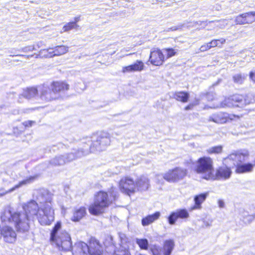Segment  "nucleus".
<instances>
[{
  "instance_id": "nucleus-1",
  "label": "nucleus",
  "mask_w": 255,
  "mask_h": 255,
  "mask_svg": "<svg viewBox=\"0 0 255 255\" xmlns=\"http://www.w3.org/2000/svg\"><path fill=\"white\" fill-rule=\"evenodd\" d=\"M36 201L31 200L23 206V212H14L5 209L1 214L2 222L13 223L17 231L21 233L28 231L29 221L37 219L41 225H49L54 221L53 194L42 188L34 193Z\"/></svg>"
},
{
  "instance_id": "nucleus-2",
  "label": "nucleus",
  "mask_w": 255,
  "mask_h": 255,
  "mask_svg": "<svg viewBox=\"0 0 255 255\" xmlns=\"http://www.w3.org/2000/svg\"><path fill=\"white\" fill-rule=\"evenodd\" d=\"M109 133L101 132L91 137L88 143H83L77 148H73L72 151L65 155L56 156L49 161L52 166H61L88 154L90 152L101 151L105 150L110 144Z\"/></svg>"
},
{
  "instance_id": "nucleus-3",
  "label": "nucleus",
  "mask_w": 255,
  "mask_h": 255,
  "mask_svg": "<svg viewBox=\"0 0 255 255\" xmlns=\"http://www.w3.org/2000/svg\"><path fill=\"white\" fill-rule=\"evenodd\" d=\"M69 89V85L63 82H53L50 85L44 84L38 86L40 98L45 102L59 98L61 94Z\"/></svg>"
},
{
  "instance_id": "nucleus-4",
  "label": "nucleus",
  "mask_w": 255,
  "mask_h": 255,
  "mask_svg": "<svg viewBox=\"0 0 255 255\" xmlns=\"http://www.w3.org/2000/svg\"><path fill=\"white\" fill-rule=\"evenodd\" d=\"M110 193V196L107 192L103 191L97 193L95 196L94 203L89 208V212L91 214L98 215L103 213L106 208L116 199L118 193L115 191V189L112 188Z\"/></svg>"
},
{
  "instance_id": "nucleus-5",
  "label": "nucleus",
  "mask_w": 255,
  "mask_h": 255,
  "mask_svg": "<svg viewBox=\"0 0 255 255\" xmlns=\"http://www.w3.org/2000/svg\"><path fill=\"white\" fill-rule=\"evenodd\" d=\"M50 240L55 244L59 250L70 251L72 249L70 235L61 229V223L57 222L50 234Z\"/></svg>"
},
{
  "instance_id": "nucleus-6",
  "label": "nucleus",
  "mask_w": 255,
  "mask_h": 255,
  "mask_svg": "<svg viewBox=\"0 0 255 255\" xmlns=\"http://www.w3.org/2000/svg\"><path fill=\"white\" fill-rule=\"evenodd\" d=\"M251 94L246 96L242 95H234L226 98L219 105L214 107L215 108L238 107L243 108L245 106L253 103L254 102Z\"/></svg>"
},
{
  "instance_id": "nucleus-7",
  "label": "nucleus",
  "mask_w": 255,
  "mask_h": 255,
  "mask_svg": "<svg viewBox=\"0 0 255 255\" xmlns=\"http://www.w3.org/2000/svg\"><path fill=\"white\" fill-rule=\"evenodd\" d=\"M194 170L197 173L201 174L204 179L210 180L214 172L212 159L207 156L199 158L195 163Z\"/></svg>"
},
{
  "instance_id": "nucleus-8",
  "label": "nucleus",
  "mask_w": 255,
  "mask_h": 255,
  "mask_svg": "<svg viewBox=\"0 0 255 255\" xmlns=\"http://www.w3.org/2000/svg\"><path fill=\"white\" fill-rule=\"evenodd\" d=\"M249 153L246 150L237 151L230 154L223 160L225 165H229L230 167H237L240 164L245 160V157L248 156Z\"/></svg>"
},
{
  "instance_id": "nucleus-9",
  "label": "nucleus",
  "mask_w": 255,
  "mask_h": 255,
  "mask_svg": "<svg viewBox=\"0 0 255 255\" xmlns=\"http://www.w3.org/2000/svg\"><path fill=\"white\" fill-rule=\"evenodd\" d=\"M187 174V170L184 168L176 167L169 170L163 176L157 175V179L163 178L169 182H175L182 179Z\"/></svg>"
},
{
  "instance_id": "nucleus-10",
  "label": "nucleus",
  "mask_w": 255,
  "mask_h": 255,
  "mask_svg": "<svg viewBox=\"0 0 255 255\" xmlns=\"http://www.w3.org/2000/svg\"><path fill=\"white\" fill-rule=\"evenodd\" d=\"M174 246L173 240H167L164 242L162 247L153 246L150 248V251L153 255H171Z\"/></svg>"
},
{
  "instance_id": "nucleus-11",
  "label": "nucleus",
  "mask_w": 255,
  "mask_h": 255,
  "mask_svg": "<svg viewBox=\"0 0 255 255\" xmlns=\"http://www.w3.org/2000/svg\"><path fill=\"white\" fill-rule=\"evenodd\" d=\"M119 187L122 192L129 196L134 193L136 190L134 182L131 178L128 177L121 179Z\"/></svg>"
},
{
  "instance_id": "nucleus-12",
  "label": "nucleus",
  "mask_w": 255,
  "mask_h": 255,
  "mask_svg": "<svg viewBox=\"0 0 255 255\" xmlns=\"http://www.w3.org/2000/svg\"><path fill=\"white\" fill-rule=\"evenodd\" d=\"M189 217V214L186 209H180L172 212L167 217V220L169 225H174L178 219L186 220Z\"/></svg>"
},
{
  "instance_id": "nucleus-13",
  "label": "nucleus",
  "mask_w": 255,
  "mask_h": 255,
  "mask_svg": "<svg viewBox=\"0 0 255 255\" xmlns=\"http://www.w3.org/2000/svg\"><path fill=\"white\" fill-rule=\"evenodd\" d=\"M229 165L220 167L217 169L215 174L213 173V177L210 178L212 180H226L229 179L232 174V170Z\"/></svg>"
},
{
  "instance_id": "nucleus-14",
  "label": "nucleus",
  "mask_w": 255,
  "mask_h": 255,
  "mask_svg": "<svg viewBox=\"0 0 255 255\" xmlns=\"http://www.w3.org/2000/svg\"><path fill=\"white\" fill-rule=\"evenodd\" d=\"M69 47L61 45L56 46L53 48H48L47 49L41 50L40 51V55H43V56L47 57H52L55 56H59L63 55L68 51Z\"/></svg>"
},
{
  "instance_id": "nucleus-15",
  "label": "nucleus",
  "mask_w": 255,
  "mask_h": 255,
  "mask_svg": "<svg viewBox=\"0 0 255 255\" xmlns=\"http://www.w3.org/2000/svg\"><path fill=\"white\" fill-rule=\"evenodd\" d=\"M232 119L229 114L220 112L210 115L209 117L208 121L213 122L218 124H224Z\"/></svg>"
},
{
  "instance_id": "nucleus-16",
  "label": "nucleus",
  "mask_w": 255,
  "mask_h": 255,
  "mask_svg": "<svg viewBox=\"0 0 255 255\" xmlns=\"http://www.w3.org/2000/svg\"><path fill=\"white\" fill-rule=\"evenodd\" d=\"M254 21H255V17L254 11H250L241 14L235 18V22L237 24H250Z\"/></svg>"
},
{
  "instance_id": "nucleus-17",
  "label": "nucleus",
  "mask_w": 255,
  "mask_h": 255,
  "mask_svg": "<svg viewBox=\"0 0 255 255\" xmlns=\"http://www.w3.org/2000/svg\"><path fill=\"white\" fill-rule=\"evenodd\" d=\"M149 61L153 65L160 66L164 61V56L159 49L153 50L150 52Z\"/></svg>"
},
{
  "instance_id": "nucleus-18",
  "label": "nucleus",
  "mask_w": 255,
  "mask_h": 255,
  "mask_svg": "<svg viewBox=\"0 0 255 255\" xmlns=\"http://www.w3.org/2000/svg\"><path fill=\"white\" fill-rule=\"evenodd\" d=\"M1 237L2 236L5 242L13 243L15 242L16 234L13 229L9 226H4L1 230Z\"/></svg>"
},
{
  "instance_id": "nucleus-19",
  "label": "nucleus",
  "mask_w": 255,
  "mask_h": 255,
  "mask_svg": "<svg viewBox=\"0 0 255 255\" xmlns=\"http://www.w3.org/2000/svg\"><path fill=\"white\" fill-rule=\"evenodd\" d=\"M89 246L83 242H78L72 246L73 255H88Z\"/></svg>"
},
{
  "instance_id": "nucleus-20",
  "label": "nucleus",
  "mask_w": 255,
  "mask_h": 255,
  "mask_svg": "<svg viewBox=\"0 0 255 255\" xmlns=\"http://www.w3.org/2000/svg\"><path fill=\"white\" fill-rule=\"evenodd\" d=\"M144 67V63L141 60H136V62L130 65L123 67L122 72L131 73L134 72H140L143 70Z\"/></svg>"
},
{
  "instance_id": "nucleus-21",
  "label": "nucleus",
  "mask_w": 255,
  "mask_h": 255,
  "mask_svg": "<svg viewBox=\"0 0 255 255\" xmlns=\"http://www.w3.org/2000/svg\"><path fill=\"white\" fill-rule=\"evenodd\" d=\"M38 87L37 88L35 87L27 88L23 91L22 94L19 95L18 102L19 103L23 102V98L30 99L34 98L38 95Z\"/></svg>"
},
{
  "instance_id": "nucleus-22",
  "label": "nucleus",
  "mask_w": 255,
  "mask_h": 255,
  "mask_svg": "<svg viewBox=\"0 0 255 255\" xmlns=\"http://www.w3.org/2000/svg\"><path fill=\"white\" fill-rule=\"evenodd\" d=\"M88 253L90 255H102V247L98 241L91 240L89 243Z\"/></svg>"
},
{
  "instance_id": "nucleus-23",
  "label": "nucleus",
  "mask_w": 255,
  "mask_h": 255,
  "mask_svg": "<svg viewBox=\"0 0 255 255\" xmlns=\"http://www.w3.org/2000/svg\"><path fill=\"white\" fill-rule=\"evenodd\" d=\"M35 178V176H30L28 178L20 181L18 184L15 185L13 187L10 189L8 191H5L3 189H0V197L4 196L6 193L13 191L16 189H17L22 186L23 185L32 183L34 180Z\"/></svg>"
},
{
  "instance_id": "nucleus-24",
  "label": "nucleus",
  "mask_w": 255,
  "mask_h": 255,
  "mask_svg": "<svg viewBox=\"0 0 255 255\" xmlns=\"http://www.w3.org/2000/svg\"><path fill=\"white\" fill-rule=\"evenodd\" d=\"M135 187L138 191H145L148 189L150 184L147 177L141 176L137 178L135 182Z\"/></svg>"
},
{
  "instance_id": "nucleus-25",
  "label": "nucleus",
  "mask_w": 255,
  "mask_h": 255,
  "mask_svg": "<svg viewBox=\"0 0 255 255\" xmlns=\"http://www.w3.org/2000/svg\"><path fill=\"white\" fill-rule=\"evenodd\" d=\"M208 195V192H205L195 196L194 198L195 205L191 207V210H193L201 209V204L205 201Z\"/></svg>"
},
{
  "instance_id": "nucleus-26",
  "label": "nucleus",
  "mask_w": 255,
  "mask_h": 255,
  "mask_svg": "<svg viewBox=\"0 0 255 255\" xmlns=\"http://www.w3.org/2000/svg\"><path fill=\"white\" fill-rule=\"evenodd\" d=\"M161 215L159 211L154 213L148 215L141 219V225L143 226H147L157 220Z\"/></svg>"
},
{
  "instance_id": "nucleus-27",
  "label": "nucleus",
  "mask_w": 255,
  "mask_h": 255,
  "mask_svg": "<svg viewBox=\"0 0 255 255\" xmlns=\"http://www.w3.org/2000/svg\"><path fill=\"white\" fill-rule=\"evenodd\" d=\"M254 164L251 163L240 164L236 169V172L237 173H245L250 172L253 171Z\"/></svg>"
},
{
  "instance_id": "nucleus-28",
  "label": "nucleus",
  "mask_w": 255,
  "mask_h": 255,
  "mask_svg": "<svg viewBox=\"0 0 255 255\" xmlns=\"http://www.w3.org/2000/svg\"><path fill=\"white\" fill-rule=\"evenodd\" d=\"M86 213V208L84 207L75 209L71 218V220L74 222H78L85 215Z\"/></svg>"
},
{
  "instance_id": "nucleus-29",
  "label": "nucleus",
  "mask_w": 255,
  "mask_h": 255,
  "mask_svg": "<svg viewBox=\"0 0 255 255\" xmlns=\"http://www.w3.org/2000/svg\"><path fill=\"white\" fill-rule=\"evenodd\" d=\"M240 219L242 220L245 224H250L255 218V214L250 215L247 211H245L243 209L240 211Z\"/></svg>"
},
{
  "instance_id": "nucleus-30",
  "label": "nucleus",
  "mask_w": 255,
  "mask_h": 255,
  "mask_svg": "<svg viewBox=\"0 0 255 255\" xmlns=\"http://www.w3.org/2000/svg\"><path fill=\"white\" fill-rule=\"evenodd\" d=\"M171 97L177 101L185 103L188 100L189 94L185 92H176L172 94Z\"/></svg>"
},
{
  "instance_id": "nucleus-31",
  "label": "nucleus",
  "mask_w": 255,
  "mask_h": 255,
  "mask_svg": "<svg viewBox=\"0 0 255 255\" xmlns=\"http://www.w3.org/2000/svg\"><path fill=\"white\" fill-rule=\"evenodd\" d=\"M248 74L246 73H238L232 76L234 83L237 85H242L246 80Z\"/></svg>"
},
{
  "instance_id": "nucleus-32",
  "label": "nucleus",
  "mask_w": 255,
  "mask_h": 255,
  "mask_svg": "<svg viewBox=\"0 0 255 255\" xmlns=\"http://www.w3.org/2000/svg\"><path fill=\"white\" fill-rule=\"evenodd\" d=\"M68 148V146L62 142H58L56 144L52 145L50 147V151H64Z\"/></svg>"
},
{
  "instance_id": "nucleus-33",
  "label": "nucleus",
  "mask_w": 255,
  "mask_h": 255,
  "mask_svg": "<svg viewBox=\"0 0 255 255\" xmlns=\"http://www.w3.org/2000/svg\"><path fill=\"white\" fill-rule=\"evenodd\" d=\"M136 243L141 249L145 250L148 249L149 243L146 239H136Z\"/></svg>"
},
{
  "instance_id": "nucleus-34",
  "label": "nucleus",
  "mask_w": 255,
  "mask_h": 255,
  "mask_svg": "<svg viewBox=\"0 0 255 255\" xmlns=\"http://www.w3.org/2000/svg\"><path fill=\"white\" fill-rule=\"evenodd\" d=\"M223 150V146L221 145H218L211 147L207 150V152L209 154H218L222 152Z\"/></svg>"
},
{
  "instance_id": "nucleus-35",
  "label": "nucleus",
  "mask_w": 255,
  "mask_h": 255,
  "mask_svg": "<svg viewBox=\"0 0 255 255\" xmlns=\"http://www.w3.org/2000/svg\"><path fill=\"white\" fill-rule=\"evenodd\" d=\"M114 255H131L130 253L129 252L128 250L126 247L123 246H120V248L115 251V254Z\"/></svg>"
},
{
  "instance_id": "nucleus-36",
  "label": "nucleus",
  "mask_w": 255,
  "mask_h": 255,
  "mask_svg": "<svg viewBox=\"0 0 255 255\" xmlns=\"http://www.w3.org/2000/svg\"><path fill=\"white\" fill-rule=\"evenodd\" d=\"M163 50L167 54V58L171 57L177 53V51L172 48H165L163 49Z\"/></svg>"
},
{
  "instance_id": "nucleus-37",
  "label": "nucleus",
  "mask_w": 255,
  "mask_h": 255,
  "mask_svg": "<svg viewBox=\"0 0 255 255\" xmlns=\"http://www.w3.org/2000/svg\"><path fill=\"white\" fill-rule=\"evenodd\" d=\"M78 26L75 22H70L67 23L63 26V30L64 31H69L73 28H75Z\"/></svg>"
},
{
  "instance_id": "nucleus-38",
  "label": "nucleus",
  "mask_w": 255,
  "mask_h": 255,
  "mask_svg": "<svg viewBox=\"0 0 255 255\" xmlns=\"http://www.w3.org/2000/svg\"><path fill=\"white\" fill-rule=\"evenodd\" d=\"M217 22L218 23V24H216V25L220 28H224L228 24L226 20L225 19L218 21Z\"/></svg>"
},
{
  "instance_id": "nucleus-39",
  "label": "nucleus",
  "mask_w": 255,
  "mask_h": 255,
  "mask_svg": "<svg viewBox=\"0 0 255 255\" xmlns=\"http://www.w3.org/2000/svg\"><path fill=\"white\" fill-rule=\"evenodd\" d=\"M34 50H35V48L34 47V46H29L25 47L22 48V51H23L24 52L32 51Z\"/></svg>"
},
{
  "instance_id": "nucleus-40",
  "label": "nucleus",
  "mask_w": 255,
  "mask_h": 255,
  "mask_svg": "<svg viewBox=\"0 0 255 255\" xmlns=\"http://www.w3.org/2000/svg\"><path fill=\"white\" fill-rule=\"evenodd\" d=\"M250 80L255 83V71H252L249 73Z\"/></svg>"
},
{
  "instance_id": "nucleus-41",
  "label": "nucleus",
  "mask_w": 255,
  "mask_h": 255,
  "mask_svg": "<svg viewBox=\"0 0 255 255\" xmlns=\"http://www.w3.org/2000/svg\"><path fill=\"white\" fill-rule=\"evenodd\" d=\"M181 25L174 26L168 28L167 29L165 30V31L168 32L170 31H175L181 28Z\"/></svg>"
},
{
  "instance_id": "nucleus-42",
  "label": "nucleus",
  "mask_w": 255,
  "mask_h": 255,
  "mask_svg": "<svg viewBox=\"0 0 255 255\" xmlns=\"http://www.w3.org/2000/svg\"><path fill=\"white\" fill-rule=\"evenodd\" d=\"M211 48V46H209L208 43L206 45H204L201 46L200 50L201 51H205Z\"/></svg>"
},
{
  "instance_id": "nucleus-43",
  "label": "nucleus",
  "mask_w": 255,
  "mask_h": 255,
  "mask_svg": "<svg viewBox=\"0 0 255 255\" xmlns=\"http://www.w3.org/2000/svg\"><path fill=\"white\" fill-rule=\"evenodd\" d=\"M35 122L34 121H26V122H23V125L25 127H31L33 124H35Z\"/></svg>"
},
{
  "instance_id": "nucleus-44",
  "label": "nucleus",
  "mask_w": 255,
  "mask_h": 255,
  "mask_svg": "<svg viewBox=\"0 0 255 255\" xmlns=\"http://www.w3.org/2000/svg\"><path fill=\"white\" fill-rule=\"evenodd\" d=\"M209 46H211V48L219 45V43H217V41L216 39L212 40L211 42L208 43Z\"/></svg>"
},
{
  "instance_id": "nucleus-45",
  "label": "nucleus",
  "mask_w": 255,
  "mask_h": 255,
  "mask_svg": "<svg viewBox=\"0 0 255 255\" xmlns=\"http://www.w3.org/2000/svg\"><path fill=\"white\" fill-rule=\"evenodd\" d=\"M218 206L220 208H223L225 206L224 201L222 199H219L218 201Z\"/></svg>"
},
{
  "instance_id": "nucleus-46",
  "label": "nucleus",
  "mask_w": 255,
  "mask_h": 255,
  "mask_svg": "<svg viewBox=\"0 0 255 255\" xmlns=\"http://www.w3.org/2000/svg\"><path fill=\"white\" fill-rule=\"evenodd\" d=\"M216 41H217V43H219V45L224 43L226 41V40L224 38H222L219 39H216Z\"/></svg>"
},
{
  "instance_id": "nucleus-47",
  "label": "nucleus",
  "mask_w": 255,
  "mask_h": 255,
  "mask_svg": "<svg viewBox=\"0 0 255 255\" xmlns=\"http://www.w3.org/2000/svg\"><path fill=\"white\" fill-rule=\"evenodd\" d=\"M192 107H193V105H188L186 107H185V110L186 111H188V110H191Z\"/></svg>"
},
{
  "instance_id": "nucleus-48",
  "label": "nucleus",
  "mask_w": 255,
  "mask_h": 255,
  "mask_svg": "<svg viewBox=\"0 0 255 255\" xmlns=\"http://www.w3.org/2000/svg\"><path fill=\"white\" fill-rule=\"evenodd\" d=\"M244 255H255V254L252 251L246 252Z\"/></svg>"
},
{
  "instance_id": "nucleus-49",
  "label": "nucleus",
  "mask_w": 255,
  "mask_h": 255,
  "mask_svg": "<svg viewBox=\"0 0 255 255\" xmlns=\"http://www.w3.org/2000/svg\"><path fill=\"white\" fill-rule=\"evenodd\" d=\"M203 222H204V226H205L206 227L211 226L210 223H209L208 221H204Z\"/></svg>"
},
{
  "instance_id": "nucleus-50",
  "label": "nucleus",
  "mask_w": 255,
  "mask_h": 255,
  "mask_svg": "<svg viewBox=\"0 0 255 255\" xmlns=\"http://www.w3.org/2000/svg\"><path fill=\"white\" fill-rule=\"evenodd\" d=\"M79 20H80V17L79 16L75 17V21L74 22H75L76 23L77 22H78Z\"/></svg>"
},
{
  "instance_id": "nucleus-51",
  "label": "nucleus",
  "mask_w": 255,
  "mask_h": 255,
  "mask_svg": "<svg viewBox=\"0 0 255 255\" xmlns=\"http://www.w3.org/2000/svg\"><path fill=\"white\" fill-rule=\"evenodd\" d=\"M207 98H209L210 97H213V95L212 94H208L207 95Z\"/></svg>"
},
{
  "instance_id": "nucleus-52",
  "label": "nucleus",
  "mask_w": 255,
  "mask_h": 255,
  "mask_svg": "<svg viewBox=\"0 0 255 255\" xmlns=\"http://www.w3.org/2000/svg\"><path fill=\"white\" fill-rule=\"evenodd\" d=\"M1 237V230H0V238Z\"/></svg>"
},
{
  "instance_id": "nucleus-53",
  "label": "nucleus",
  "mask_w": 255,
  "mask_h": 255,
  "mask_svg": "<svg viewBox=\"0 0 255 255\" xmlns=\"http://www.w3.org/2000/svg\"><path fill=\"white\" fill-rule=\"evenodd\" d=\"M20 56H25L24 55H19Z\"/></svg>"
},
{
  "instance_id": "nucleus-54",
  "label": "nucleus",
  "mask_w": 255,
  "mask_h": 255,
  "mask_svg": "<svg viewBox=\"0 0 255 255\" xmlns=\"http://www.w3.org/2000/svg\"><path fill=\"white\" fill-rule=\"evenodd\" d=\"M131 54H132L131 53H130V54H127V55L128 56V55H130Z\"/></svg>"
},
{
  "instance_id": "nucleus-55",
  "label": "nucleus",
  "mask_w": 255,
  "mask_h": 255,
  "mask_svg": "<svg viewBox=\"0 0 255 255\" xmlns=\"http://www.w3.org/2000/svg\"><path fill=\"white\" fill-rule=\"evenodd\" d=\"M32 56H33V55H30V56H28V57H32Z\"/></svg>"
},
{
  "instance_id": "nucleus-56",
  "label": "nucleus",
  "mask_w": 255,
  "mask_h": 255,
  "mask_svg": "<svg viewBox=\"0 0 255 255\" xmlns=\"http://www.w3.org/2000/svg\"><path fill=\"white\" fill-rule=\"evenodd\" d=\"M254 13H255V11H254Z\"/></svg>"
}]
</instances>
